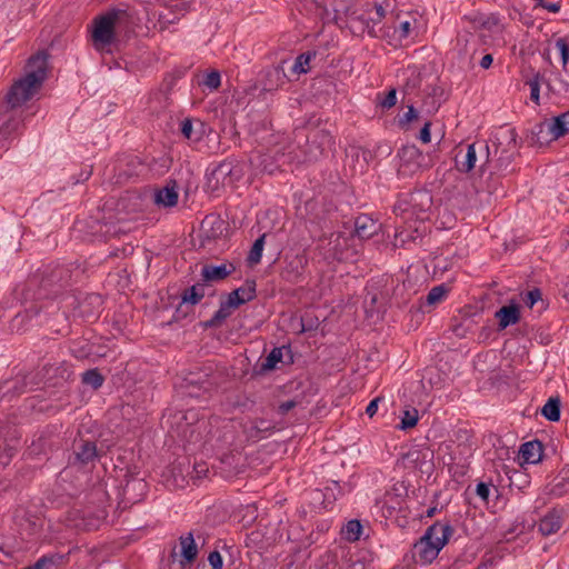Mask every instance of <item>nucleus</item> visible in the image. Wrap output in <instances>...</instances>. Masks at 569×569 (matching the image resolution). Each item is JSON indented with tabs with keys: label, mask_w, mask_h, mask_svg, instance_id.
Masks as SVG:
<instances>
[{
	"label": "nucleus",
	"mask_w": 569,
	"mask_h": 569,
	"mask_svg": "<svg viewBox=\"0 0 569 569\" xmlns=\"http://www.w3.org/2000/svg\"><path fill=\"white\" fill-rule=\"evenodd\" d=\"M48 57L46 51L30 57L24 76L13 82L4 100L0 101V148L6 146L8 136L20 123L16 118V109L30 100L46 80Z\"/></svg>",
	"instance_id": "f257e3e1"
},
{
	"label": "nucleus",
	"mask_w": 569,
	"mask_h": 569,
	"mask_svg": "<svg viewBox=\"0 0 569 569\" xmlns=\"http://www.w3.org/2000/svg\"><path fill=\"white\" fill-rule=\"evenodd\" d=\"M332 146L333 139L327 129L308 124L296 129L295 140L288 144V153L283 156L287 157V161H296V163L317 161Z\"/></svg>",
	"instance_id": "f03ea898"
},
{
	"label": "nucleus",
	"mask_w": 569,
	"mask_h": 569,
	"mask_svg": "<svg viewBox=\"0 0 569 569\" xmlns=\"http://www.w3.org/2000/svg\"><path fill=\"white\" fill-rule=\"evenodd\" d=\"M453 533L450 523L435 522L423 533V536L413 545L412 557L422 565L431 563L446 546Z\"/></svg>",
	"instance_id": "7ed1b4c3"
},
{
	"label": "nucleus",
	"mask_w": 569,
	"mask_h": 569,
	"mask_svg": "<svg viewBox=\"0 0 569 569\" xmlns=\"http://www.w3.org/2000/svg\"><path fill=\"white\" fill-rule=\"evenodd\" d=\"M120 14L121 10L111 9L93 19L91 38L96 49L102 50L114 42L116 24Z\"/></svg>",
	"instance_id": "20e7f679"
},
{
	"label": "nucleus",
	"mask_w": 569,
	"mask_h": 569,
	"mask_svg": "<svg viewBox=\"0 0 569 569\" xmlns=\"http://www.w3.org/2000/svg\"><path fill=\"white\" fill-rule=\"evenodd\" d=\"M288 146L280 147L276 146L264 153H257L250 158L251 166L260 171L268 174H273L286 164L296 163V161H287V157L283 153H288Z\"/></svg>",
	"instance_id": "39448f33"
},
{
	"label": "nucleus",
	"mask_w": 569,
	"mask_h": 569,
	"mask_svg": "<svg viewBox=\"0 0 569 569\" xmlns=\"http://www.w3.org/2000/svg\"><path fill=\"white\" fill-rule=\"evenodd\" d=\"M569 132V112L561 113L552 118L550 121H545L536 126V134L540 138H550L556 140Z\"/></svg>",
	"instance_id": "423d86ee"
},
{
	"label": "nucleus",
	"mask_w": 569,
	"mask_h": 569,
	"mask_svg": "<svg viewBox=\"0 0 569 569\" xmlns=\"http://www.w3.org/2000/svg\"><path fill=\"white\" fill-rule=\"evenodd\" d=\"M232 170L233 164L229 161H223L216 166L208 174H207V188L211 192H218L227 186L232 184Z\"/></svg>",
	"instance_id": "0eeeda50"
},
{
	"label": "nucleus",
	"mask_w": 569,
	"mask_h": 569,
	"mask_svg": "<svg viewBox=\"0 0 569 569\" xmlns=\"http://www.w3.org/2000/svg\"><path fill=\"white\" fill-rule=\"evenodd\" d=\"M478 143H470L466 147V149H460L456 154V167L461 172L471 171L477 162V148ZM481 149H485L487 152V157L489 156V147L488 144L479 143Z\"/></svg>",
	"instance_id": "6e6552de"
},
{
	"label": "nucleus",
	"mask_w": 569,
	"mask_h": 569,
	"mask_svg": "<svg viewBox=\"0 0 569 569\" xmlns=\"http://www.w3.org/2000/svg\"><path fill=\"white\" fill-rule=\"evenodd\" d=\"M516 137L517 134L513 129H503L496 133L493 141V144L496 146L495 152L497 153L502 144L506 146V148L501 150V154L499 157L500 160H506V162L510 160L517 149Z\"/></svg>",
	"instance_id": "1a4fd4ad"
},
{
	"label": "nucleus",
	"mask_w": 569,
	"mask_h": 569,
	"mask_svg": "<svg viewBox=\"0 0 569 569\" xmlns=\"http://www.w3.org/2000/svg\"><path fill=\"white\" fill-rule=\"evenodd\" d=\"M562 522L561 513L552 509L540 519L538 530L542 536L547 537L556 533L562 527Z\"/></svg>",
	"instance_id": "9d476101"
},
{
	"label": "nucleus",
	"mask_w": 569,
	"mask_h": 569,
	"mask_svg": "<svg viewBox=\"0 0 569 569\" xmlns=\"http://www.w3.org/2000/svg\"><path fill=\"white\" fill-rule=\"evenodd\" d=\"M425 216L419 217V224L412 227L411 224L408 228H402L401 230L397 229L395 234V247H403L409 241H416L418 238L422 236L425 232V228L421 229L422 221L425 220Z\"/></svg>",
	"instance_id": "9b49d317"
},
{
	"label": "nucleus",
	"mask_w": 569,
	"mask_h": 569,
	"mask_svg": "<svg viewBox=\"0 0 569 569\" xmlns=\"http://www.w3.org/2000/svg\"><path fill=\"white\" fill-rule=\"evenodd\" d=\"M380 224L367 214H360L355 221V232L360 239H369L378 232Z\"/></svg>",
	"instance_id": "f8f14e48"
},
{
	"label": "nucleus",
	"mask_w": 569,
	"mask_h": 569,
	"mask_svg": "<svg viewBox=\"0 0 569 569\" xmlns=\"http://www.w3.org/2000/svg\"><path fill=\"white\" fill-rule=\"evenodd\" d=\"M256 297L254 283H249L237 288L227 296L228 306L238 308L239 306L251 301Z\"/></svg>",
	"instance_id": "ddd939ff"
},
{
	"label": "nucleus",
	"mask_w": 569,
	"mask_h": 569,
	"mask_svg": "<svg viewBox=\"0 0 569 569\" xmlns=\"http://www.w3.org/2000/svg\"><path fill=\"white\" fill-rule=\"evenodd\" d=\"M495 317L498 319L499 329H506L511 325H516L520 319L519 307L515 303L503 306L496 311Z\"/></svg>",
	"instance_id": "4468645a"
},
{
	"label": "nucleus",
	"mask_w": 569,
	"mask_h": 569,
	"mask_svg": "<svg viewBox=\"0 0 569 569\" xmlns=\"http://www.w3.org/2000/svg\"><path fill=\"white\" fill-rule=\"evenodd\" d=\"M154 202L158 206L170 208L178 202V190L174 181L168 183L166 187L159 189L154 193Z\"/></svg>",
	"instance_id": "2eb2a0df"
},
{
	"label": "nucleus",
	"mask_w": 569,
	"mask_h": 569,
	"mask_svg": "<svg viewBox=\"0 0 569 569\" xmlns=\"http://www.w3.org/2000/svg\"><path fill=\"white\" fill-rule=\"evenodd\" d=\"M196 124L197 127H194V122L190 118H186L181 122V133L191 142L200 141L206 133V126L203 122L197 120Z\"/></svg>",
	"instance_id": "dca6fc26"
},
{
	"label": "nucleus",
	"mask_w": 569,
	"mask_h": 569,
	"mask_svg": "<svg viewBox=\"0 0 569 569\" xmlns=\"http://www.w3.org/2000/svg\"><path fill=\"white\" fill-rule=\"evenodd\" d=\"M543 452L542 443L538 440L528 441L521 445L519 453L526 463H537L541 460Z\"/></svg>",
	"instance_id": "f3484780"
},
{
	"label": "nucleus",
	"mask_w": 569,
	"mask_h": 569,
	"mask_svg": "<svg viewBox=\"0 0 569 569\" xmlns=\"http://www.w3.org/2000/svg\"><path fill=\"white\" fill-rule=\"evenodd\" d=\"M184 381L186 395L194 398L201 397L202 393L209 391L212 386L208 379L201 380L194 375H190L184 379Z\"/></svg>",
	"instance_id": "a211bd4d"
},
{
	"label": "nucleus",
	"mask_w": 569,
	"mask_h": 569,
	"mask_svg": "<svg viewBox=\"0 0 569 569\" xmlns=\"http://www.w3.org/2000/svg\"><path fill=\"white\" fill-rule=\"evenodd\" d=\"M76 460L81 465L92 462L97 457V446L92 441L81 440L74 449Z\"/></svg>",
	"instance_id": "6ab92c4d"
},
{
	"label": "nucleus",
	"mask_w": 569,
	"mask_h": 569,
	"mask_svg": "<svg viewBox=\"0 0 569 569\" xmlns=\"http://www.w3.org/2000/svg\"><path fill=\"white\" fill-rule=\"evenodd\" d=\"M274 429V425L267 419H254L250 422V426L246 429L249 438L258 440L266 437L270 431Z\"/></svg>",
	"instance_id": "aec40b11"
},
{
	"label": "nucleus",
	"mask_w": 569,
	"mask_h": 569,
	"mask_svg": "<svg viewBox=\"0 0 569 569\" xmlns=\"http://www.w3.org/2000/svg\"><path fill=\"white\" fill-rule=\"evenodd\" d=\"M233 268H228L226 264L220 266H204L201 270V276L206 281H219L227 278Z\"/></svg>",
	"instance_id": "412c9836"
},
{
	"label": "nucleus",
	"mask_w": 569,
	"mask_h": 569,
	"mask_svg": "<svg viewBox=\"0 0 569 569\" xmlns=\"http://www.w3.org/2000/svg\"><path fill=\"white\" fill-rule=\"evenodd\" d=\"M545 81V77L539 71H531L525 83L530 88V99L537 104H540V86Z\"/></svg>",
	"instance_id": "4be33fe9"
},
{
	"label": "nucleus",
	"mask_w": 569,
	"mask_h": 569,
	"mask_svg": "<svg viewBox=\"0 0 569 569\" xmlns=\"http://www.w3.org/2000/svg\"><path fill=\"white\" fill-rule=\"evenodd\" d=\"M181 556L188 561L192 562L197 555L198 549L191 532L180 537Z\"/></svg>",
	"instance_id": "5701e85b"
},
{
	"label": "nucleus",
	"mask_w": 569,
	"mask_h": 569,
	"mask_svg": "<svg viewBox=\"0 0 569 569\" xmlns=\"http://www.w3.org/2000/svg\"><path fill=\"white\" fill-rule=\"evenodd\" d=\"M561 402L558 397H551L541 409L542 416L549 421L556 422L560 419Z\"/></svg>",
	"instance_id": "b1692460"
},
{
	"label": "nucleus",
	"mask_w": 569,
	"mask_h": 569,
	"mask_svg": "<svg viewBox=\"0 0 569 569\" xmlns=\"http://www.w3.org/2000/svg\"><path fill=\"white\" fill-rule=\"evenodd\" d=\"M237 309L233 306H228L227 300L220 302L219 309L214 312L212 318L206 323L208 327H214L221 325L232 313V310Z\"/></svg>",
	"instance_id": "393cba45"
},
{
	"label": "nucleus",
	"mask_w": 569,
	"mask_h": 569,
	"mask_svg": "<svg viewBox=\"0 0 569 569\" xmlns=\"http://www.w3.org/2000/svg\"><path fill=\"white\" fill-rule=\"evenodd\" d=\"M62 560L63 556L61 555H46L37 560L33 565V569H58Z\"/></svg>",
	"instance_id": "a878e982"
},
{
	"label": "nucleus",
	"mask_w": 569,
	"mask_h": 569,
	"mask_svg": "<svg viewBox=\"0 0 569 569\" xmlns=\"http://www.w3.org/2000/svg\"><path fill=\"white\" fill-rule=\"evenodd\" d=\"M264 238L266 234L263 233L253 242L247 258V261L250 266L258 264L261 261L262 251L264 247Z\"/></svg>",
	"instance_id": "bb28decb"
},
{
	"label": "nucleus",
	"mask_w": 569,
	"mask_h": 569,
	"mask_svg": "<svg viewBox=\"0 0 569 569\" xmlns=\"http://www.w3.org/2000/svg\"><path fill=\"white\" fill-rule=\"evenodd\" d=\"M204 297V288L201 284H194L184 290L182 293V302L197 305Z\"/></svg>",
	"instance_id": "cd10ccee"
},
{
	"label": "nucleus",
	"mask_w": 569,
	"mask_h": 569,
	"mask_svg": "<svg viewBox=\"0 0 569 569\" xmlns=\"http://www.w3.org/2000/svg\"><path fill=\"white\" fill-rule=\"evenodd\" d=\"M273 79L276 81L277 87L282 86L286 82L287 76H286L283 62L278 64L277 67H274L272 70H270L268 72L269 83H266V87L268 90L273 89V83H272Z\"/></svg>",
	"instance_id": "c85d7f7f"
},
{
	"label": "nucleus",
	"mask_w": 569,
	"mask_h": 569,
	"mask_svg": "<svg viewBox=\"0 0 569 569\" xmlns=\"http://www.w3.org/2000/svg\"><path fill=\"white\" fill-rule=\"evenodd\" d=\"M101 305L100 296L98 295H90L86 297L83 301L79 303V311L78 315L83 318H90L97 315V312H91L87 310V306H97L99 307Z\"/></svg>",
	"instance_id": "c756f323"
},
{
	"label": "nucleus",
	"mask_w": 569,
	"mask_h": 569,
	"mask_svg": "<svg viewBox=\"0 0 569 569\" xmlns=\"http://www.w3.org/2000/svg\"><path fill=\"white\" fill-rule=\"evenodd\" d=\"M104 378L98 369H90L82 373V382L93 389H99L103 385Z\"/></svg>",
	"instance_id": "7c9ffc66"
},
{
	"label": "nucleus",
	"mask_w": 569,
	"mask_h": 569,
	"mask_svg": "<svg viewBox=\"0 0 569 569\" xmlns=\"http://www.w3.org/2000/svg\"><path fill=\"white\" fill-rule=\"evenodd\" d=\"M448 293V288L445 284L433 287L426 297V302L429 306H435L442 301Z\"/></svg>",
	"instance_id": "2f4dec72"
},
{
	"label": "nucleus",
	"mask_w": 569,
	"mask_h": 569,
	"mask_svg": "<svg viewBox=\"0 0 569 569\" xmlns=\"http://www.w3.org/2000/svg\"><path fill=\"white\" fill-rule=\"evenodd\" d=\"M283 357V349L282 348H273L270 353L264 359L263 363L261 365V369L263 371L272 370L276 368L277 363L282 360Z\"/></svg>",
	"instance_id": "473e14b6"
},
{
	"label": "nucleus",
	"mask_w": 569,
	"mask_h": 569,
	"mask_svg": "<svg viewBox=\"0 0 569 569\" xmlns=\"http://www.w3.org/2000/svg\"><path fill=\"white\" fill-rule=\"evenodd\" d=\"M103 516H87L83 515V517L74 523V526L82 530H94L99 528L100 522L102 520Z\"/></svg>",
	"instance_id": "72a5a7b5"
},
{
	"label": "nucleus",
	"mask_w": 569,
	"mask_h": 569,
	"mask_svg": "<svg viewBox=\"0 0 569 569\" xmlns=\"http://www.w3.org/2000/svg\"><path fill=\"white\" fill-rule=\"evenodd\" d=\"M315 57V53L305 52L297 57L293 66H292V72L295 73H307L308 66L311 61V59Z\"/></svg>",
	"instance_id": "f704fd0d"
},
{
	"label": "nucleus",
	"mask_w": 569,
	"mask_h": 569,
	"mask_svg": "<svg viewBox=\"0 0 569 569\" xmlns=\"http://www.w3.org/2000/svg\"><path fill=\"white\" fill-rule=\"evenodd\" d=\"M222 226H223L222 220H220L219 218L213 217V216H208L203 219V221L201 223V230L208 238H210V237H214L216 232H213L212 234H209L208 227H210L212 230L217 229L219 232H222Z\"/></svg>",
	"instance_id": "c9c22d12"
},
{
	"label": "nucleus",
	"mask_w": 569,
	"mask_h": 569,
	"mask_svg": "<svg viewBox=\"0 0 569 569\" xmlns=\"http://www.w3.org/2000/svg\"><path fill=\"white\" fill-rule=\"evenodd\" d=\"M362 526L359 520H350L345 528V536L349 541H356L360 538Z\"/></svg>",
	"instance_id": "e433bc0d"
},
{
	"label": "nucleus",
	"mask_w": 569,
	"mask_h": 569,
	"mask_svg": "<svg viewBox=\"0 0 569 569\" xmlns=\"http://www.w3.org/2000/svg\"><path fill=\"white\" fill-rule=\"evenodd\" d=\"M418 419H419V416H418V411L416 409H413L411 411L406 410L401 418L400 429L407 430V429L415 427L418 423Z\"/></svg>",
	"instance_id": "4c0bfd02"
},
{
	"label": "nucleus",
	"mask_w": 569,
	"mask_h": 569,
	"mask_svg": "<svg viewBox=\"0 0 569 569\" xmlns=\"http://www.w3.org/2000/svg\"><path fill=\"white\" fill-rule=\"evenodd\" d=\"M202 84L204 87H207L208 89H210L211 91L212 90H217L220 84H221V77H220V73L218 71H211L209 72L203 81H202Z\"/></svg>",
	"instance_id": "58836bf2"
},
{
	"label": "nucleus",
	"mask_w": 569,
	"mask_h": 569,
	"mask_svg": "<svg viewBox=\"0 0 569 569\" xmlns=\"http://www.w3.org/2000/svg\"><path fill=\"white\" fill-rule=\"evenodd\" d=\"M542 295L539 289H533L525 293L522 301L528 308H533V306L542 300Z\"/></svg>",
	"instance_id": "ea45409f"
},
{
	"label": "nucleus",
	"mask_w": 569,
	"mask_h": 569,
	"mask_svg": "<svg viewBox=\"0 0 569 569\" xmlns=\"http://www.w3.org/2000/svg\"><path fill=\"white\" fill-rule=\"evenodd\" d=\"M556 48L560 52L562 64L566 66L569 61V43L565 38H558L555 42Z\"/></svg>",
	"instance_id": "a19ab883"
},
{
	"label": "nucleus",
	"mask_w": 569,
	"mask_h": 569,
	"mask_svg": "<svg viewBox=\"0 0 569 569\" xmlns=\"http://www.w3.org/2000/svg\"><path fill=\"white\" fill-rule=\"evenodd\" d=\"M71 352L76 358L84 359L91 353V350L87 343H82V345H74L71 348Z\"/></svg>",
	"instance_id": "79ce46f5"
},
{
	"label": "nucleus",
	"mask_w": 569,
	"mask_h": 569,
	"mask_svg": "<svg viewBox=\"0 0 569 569\" xmlns=\"http://www.w3.org/2000/svg\"><path fill=\"white\" fill-rule=\"evenodd\" d=\"M379 103L383 109L392 108L397 103L396 89H391Z\"/></svg>",
	"instance_id": "37998d69"
},
{
	"label": "nucleus",
	"mask_w": 569,
	"mask_h": 569,
	"mask_svg": "<svg viewBox=\"0 0 569 569\" xmlns=\"http://www.w3.org/2000/svg\"><path fill=\"white\" fill-rule=\"evenodd\" d=\"M299 405H301V400L298 399V398L283 401V402H281L279 405L278 412L283 416V415L288 413L291 409L296 408Z\"/></svg>",
	"instance_id": "c03bdc74"
},
{
	"label": "nucleus",
	"mask_w": 569,
	"mask_h": 569,
	"mask_svg": "<svg viewBox=\"0 0 569 569\" xmlns=\"http://www.w3.org/2000/svg\"><path fill=\"white\" fill-rule=\"evenodd\" d=\"M490 485L485 482H479L476 487V493L478 497H480L483 501H488L490 496Z\"/></svg>",
	"instance_id": "a18cd8bd"
},
{
	"label": "nucleus",
	"mask_w": 569,
	"mask_h": 569,
	"mask_svg": "<svg viewBox=\"0 0 569 569\" xmlns=\"http://www.w3.org/2000/svg\"><path fill=\"white\" fill-rule=\"evenodd\" d=\"M208 561L212 569H222V557L218 551H211L209 553Z\"/></svg>",
	"instance_id": "49530a36"
},
{
	"label": "nucleus",
	"mask_w": 569,
	"mask_h": 569,
	"mask_svg": "<svg viewBox=\"0 0 569 569\" xmlns=\"http://www.w3.org/2000/svg\"><path fill=\"white\" fill-rule=\"evenodd\" d=\"M536 7H541L550 12H558L560 10L559 2H546L545 0H536Z\"/></svg>",
	"instance_id": "de8ad7c7"
},
{
	"label": "nucleus",
	"mask_w": 569,
	"mask_h": 569,
	"mask_svg": "<svg viewBox=\"0 0 569 569\" xmlns=\"http://www.w3.org/2000/svg\"><path fill=\"white\" fill-rule=\"evenodd\" d=\"M467 19L470 21V23L472 24V28L475 30L482 29V22L485 19L483 14H472V16L467 17Z\"/></svg>",
	"instance_id": "09e8293b"
},
{
	"label": "nucleus",
	"mask_w": 569,
	"mask_h": 569,
	"mask_svg": "<svg viewBox=\"0 0 569 569\" xmlns=\"http://www.w3.org/2000/svg\"><path fill=\"white\" fill-rule=\"evenodd\" d=\"M381 400L380 397H377L375 399H372L369 405L367 406L366 408V413L369 416V417H373L378 410V403L379 401Z\"/></svg>",
	"instance_id": "8fccbe9b"
},
{
	"label": "nucleus",
	"mask_w": 569,
	"mask_h": 569,
	"mask_svg": "<svg viewBox=\"0 0 569 569\" xmlns=\"http://www.w3.org/2000/svg\"><path fill=\"white\" fill-rule=\"evenodd\" d=\"M498 24V19L495 16H485L482 29L491 30Z\"/></svg>",
	"instance_id": "3c124183"
},
{
	"label": "nucleus",
	"mask_w": 569,
	"mask_h": 569,
	"mask_svg": "<svg viewBox=\"0 0 569 569\" xmlns=\"http://www.w3.org/2000/svg\"><path fill=\"white\" fill-rule=\"evenodd\" d=\"M419 138L423 143L430 142L431 138H430V123L429 122H426L425 126L422 127V129L420 130Z\"/></svg>",
	"instance_id": "603ef678"
},
{
	"label": "nucleus",
	"mask_w": 569,
	"mask_h": 569,
	"mask_svg": "<svg viewBox=\"0 0 569 569\" xmlns=\"http://www.w3.org/2000/svg\"><path fill=\"white\" fill-rule=\"evenodd\" d=\"M411 30V23L409 21H402L399 24V36L400 38H407Z\"/></svg>",
	"instance_id": "864d4df0"
},
{
	"label": "nucleus",
	"mask_w": 569,
	"mask_h": 569,
	"mask_svg": "<svg viewBox=\"0 0 569 569\" xmlns=\"http://www.w3.org/2000/svg\"><path fill=\"white\" fill-rule=\"evenodd\" d=\"M418 117V112L415 107L410 106L408 111L403 114L401 122H410Z\"/></svg>",
	"instance_id": "5fc2aeb1"
},
{
	"label": "nucleus",
	"mask_w": 569,
	"mask_h": 569,
	"mask_svg": "<svg viewBox=\"0 0 569 569\" xmlns=\"http://www.w3.org/2000/svg\"><path fill=\"white\" fill-rule=\"evenodd\" d=\"M68 277V271L64 270V269H58L53 272L52 274V278L49 279V281H53V280H58V281H62V280H66Z\"/></svg>",
	"instance_id": "6e6d98bb"
},
{
	"label": "nucleus",
	"mask_w": 569,
	"mask_h": 569,
	"mask_svg": "<svg viewBox=\"0 0 569 569\" xmlns=\"http://www.w3.org/2000/svg\"><path fill=\"white\" fill-rule=\"evenodd\" d=\"M375 9H376L377 18H370V20L373 23H377V22H380L382 20V18L385 17V9L381 4H376Z\"/></svg>",
	"instance_id": "4d7b16f0"
},
{
	"label": "nucleus",
	"mask_w": 569,
	"mask_h": 569,
	"mask_svg": "<svg viewBox=\"0 0 569 569\" xmlns=\"http://www.w3.org/2000/svg\"><path fill=\"white\" fill-rule=\"evenodd\" d=\"M492 56L491 54H485L480 60V66L483 69H488L492 63Z\"/></svg>",
	"instance_id": "13d9d810"
},
{
	"label": "nucleus",
	"mask_w": 569,
	"mask_h": 569,
	"mask_svg": "<svg viewBox=\"0 0 569 569\" xmlns=\"http://www.w3.org/2000/svg\"><path fill=\"white\" fill-rule=\"evenodd\" d=\"M133 488L143 489L146 487V483L142 480L133 481L132 483Z\"/></svg>",
	"instance_id": "bf43d9fd"
},
{
	"label": "nucleus",
	"mask_w": 569,
	"mask_h": 569,
	"mask_svg": "<svg viewBox=\"0 0 569 569\" xmlns=\"http://www.w3.org/2000/svg\"><path fill=\"white\" fill-rule=\"evenodd\" d=\"M351 569H365V563L361 561H353L351 565Z\"/></svg>",
	"instance_id": "052dcab7"
},
{
	"label": "nucleus",
	"mask_w": 569,
	"mask_h": 569,
	"mask_svg": "<svg viewBox=\"0 0 569 569\" xmlns=\"http://www.w3.org/2000/svg\"><path fill=\"white\" fill-rule=\"evenodd\" d=\"M436 511H437V508H436V507L428 508V509H427V511H426V516H427L428 518H431V517H433V516H435Z\"/></svg>",
	"instance_id": "680f3d73"
},
{
	"label": "nucleus",
	"mask_w": 569,
	"mask_h": 569,
	"mask_svg": "<svg viewBox=\"0 0 569 569\" xmlns=\"http://www.w3.org/2000/svg\"><path fill=\"white\" fill-rule=\"evenodd\" d=\"M422 197H423L422 202L427 203L428 208H429L431 206V197L429 194H427V193H423Z\"/></svg>",
	"instance_id": "e2e57ef3"
},
{
	"label": "nucleus",
	"mask_w": 569,
	"mask_h": 569,
	"mask_svg": "<svg viewBox=\"0 0 569 569\" xmlns=\"http://www.w3.org/2000/svg\"><path fill=\"white\" fill-rule=\"evenodd\" d=\"M403 152L409 153L410 156H416L418 153L417 149L413 147L405 149Z\"/></svg>",
	"instance_id": "0e129e2a"
},
{
	"label": "nucleus",
	"mask_w": 569,
	"mask_h": 569,
	"mask_svg": "<svg viewBox=\"0 0 569 569\" xmlns=\"http://www.w3.org/2000/svg\"><path fill=\"white\" fill-rule=\"evenodd\" d=\"M418 453H419L418 451H410V452H408L407 457L408 458H412L413 456L418 457Z\"/></svg>",
	"instance_id": "69168bd1"
},
{
	"label": "nucleus",
	"mask_w": 569,
	"mask_h": 569,
	"mask_svg": "<svg viewBox=\"0 0 569 569\" xmlns=\"http://www.w3.org/2000/svg\"><path fill=\"white\" fill-rule=\"evenodd\" d=\"M367 28H368V33L369 34H373V29L369 26V23L367 22Z\"/></svg>",
	"instance_id": "338daca9"
},
{
	"label": "nucleus",
	"mask_w": 569,
	"mask_h": 569,
	"mask_svg": "<svg viewBox=\"0 0 569 569\" xmlns=\"http://www.w3.org/2000/svg\"><path fill=\"white\" fill-rule=\"evenodd\" d=\"M332 486H333L335 488H339V482H338V481H332Z\"/></svg>",
	"instance_id": "774afa93"
}]
</instances>
